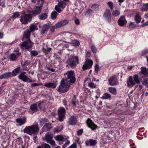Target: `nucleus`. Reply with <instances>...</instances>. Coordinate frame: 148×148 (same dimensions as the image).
I'll use <instances>...</instances> for the list:
<instances>
[{
    "label": "nucleus",
    "mask_w": 148,
    "mask_h": 148,
    "mask_svg": "<svg viewBox=\"0 0 148 148\" xmlns=\"http://www.w3.org/2000/svg\"><path fill=\"white\" fill-rule=\"evenodd\" d=\"M30 33L29 30L25 32L24 34L23 38H26L27 40H30Z\"/></svg>",
    "instance_id": "nucleus-29"
},
{
    "label": "nucleus",
    "mask_w": 148,
    "mask_h": 148,
    "mask_svg": "<svg viewBox=\"0 0 148 148\" xmlns=\"http://www.w3.org/2000/svg\"><path fill=\"white\" fill-rule=\"evenodd\" d=\"M112 14L113 16H117L120 14V12L117 10L113 11Z\"/></svg>",
    "instance_id": "nucleus-45"
},
{
    "label": "nucleus",
    "mask_w": 148,
    "mask_h": 148,
    "mask_svg": "<svg viewBox=\"0 0 148 148\" xmlns=\"http://www.w3.org/2000/svg\"><path fill=\"white\" fill-rule=\"evenodd\" d=\"M141 73L144 75L146 76H148V69H147L146 67L142 66L141 67Z\"/></svg>",
    "instance_id": "nucleus-26"
},
{
    "label": "nucleus",
    "mask_w": 148,
    "mask_h": 148,
    "mask_svg": "<svg viewBox=\"0 0 148 148\" xmlns=\"http://www.w3.org/2000/svg\"><path fill=\"white\" fill-rule=\"evenodd\" d=\"M109 91L112 94H115L116 93V90L114 88H110L109 89Z\"/></svg>",
    "instance_id": "nucleus-47"
},
{
    "label": "nucleus",
    "mask_w": 148,
    "mask_h": 148,
    "mask_svg": "<svg viewBox=\"0 0 148 148\" xmlns=\"http://www.w3.org/2000/svg\"><path fill=\"white\" fill-rule=\"evenodd\" d=\"M33 43L31 42L30 40H26V41L23 42L21 44V47L22 48L23 47H26V49L28 50L30 48L32 47Z\"/></svg>",
    "instance_id": "nucleus-8"
},
{
    "label": "nucleus",
    "mask_w": 148,
    "mask_h": 148,
    "mask_svg": "<svg viewBox=\"0 0 148 148\" xmlns=\"http://www.w3.org/2000/svg\"><path fill=\"white\" fill-rule=\"evenodd\" d=\"M5 129L3 127L0 128V134L5 133Z\"/></svg>",
    "instance_id": "nucleus-57"
},
{
    "label": "nucleus",
    "mask_w": 148,
    "mask_h": 148,
    "mask_svg": "<svg viewBox=\"0 0 148 148\" xmlns=\"http://www.w3.org/2000/svg\"><path fill=\"white\" fill-rule=\"evenodd\" d=\"M12 76L11 72H7L6 73H3L0 76V79H8L10 77H12Z\"/></svg>",
    "instance_id": "nucleus-14"
},
{
    "label": "nucleus",
    "mask_w": 148,
    "mask_h": 148,
    "mask_svg": "<svg viewBox=\"0 0 148 148\" xmlns=\"http://www.w3.org/2000/svg\"><path fill=\"white\" fill-rule=\"evenodd\" d=\"M142 84L146 87H148V78L144 79L143 81H142Z\"/></svg>",
    "instance_id": "nucleus-36"
},
{
    "label": "nucleus",
    "mask_w": 148,
    "mask_h": 148,
    "mask_svg": "<svg viewBox=\"0 0 148 148\" xmlns=\"http://www.w3.org/2000/svg\"><path fill=\"white\" fill-rule=\"evenodd\" d=\"M67 62L71 67H75L79 64L78 58L77 56H74L71 55L69 57Z\"/></svg>",
    "instance_id": "nucleus-3"
},
{
    "label": "nucleus",
    "mask_w": 148,
    "mask_h": 148,
    "mask_svg": "<svg viewBox=\"0 0 148 148\" xmlns=\"http://www.w3.org/2000/svg\"><path fill=\"white\" fill-rule=\"evenodd\" d=\"M82 69L83 70L85 71L87 69H90L88 68V66L85 63V64L83 65L82 66Z\"/></svg>",
    "instance_id": "nucleus-56"
},
{
    "label": "nucleus",
    "mask_w": 148,
    "mask_h": 148,
    "mask_svg": "<svg viewBox=\"0 0 148 148\" xmlns=\"http://www.w3.org/2000/svg\"><path fill=\"white\" fill-rule=\"evenodd\" d=\"M85 63L88 67V68L90 69L92 66L93 62L91 60H89L88 62H85Z\"/></svg>",
    "instance_id": "nucleus-37"
},
{
    "label": "nucleus",
    "mask_w": 148,
    "mask_h": 148,
    "mask_svg": "<svg viewBox=\"0 0 148 148\" xmlns=\"http://www.w3.org/2000/svg\"><path fill=\"white\" fill-rule=\"evenodd\" d=\"M127 86L130 87H132L136 84L135 81H134L132 76H130L129 77V81H127Z\"/></svg>",
    "instance_id": "nucleus-17"
},
{
    "label": "nucleus",
    "mask_w": 148,
    "mask_h": 148,
    "mask_svg": "<svg viewBox=\"0 0 148 148\" xmlns=\"http://www.w3.org/2000/svg\"><path fill=\"white\" fill-rule=\"evenodd\" d=\"M69 21L66 20H64L61 21L59 23H57V25H58L59 28L69 23Z\"/></svg>",
    "instance_id": "nucleus-22"
},
{
    "label": "nucleus",
    "mask_w": 148,
    "mask_h": 148,
    "mask_svg": "<svg viewBox=\"0 0 148 148\" xmlns=\"http://www.w3.org/2000/svg\"><path fill=\"white\" fill-rule=\"evenodd\" d=\"M127 21L125 17L123 16H121L118 21V23L119 25L123 26L127 23Z\"/></svg>",
    "instance_id": "nucleus-12"
},
{
    "label": "nucleus",
    "mask_w": 148,
    "mask_h": 148,
    "mask_svg": "<svg viewBox=\"0 0 148 148\" xmlns=\"http://www.w3.org/2000/svg\"><path fill=\"white\" fill-rule=\"evenodd\" d=\"M96 144V140L93 139H90L85 142V144L87 146H94Z\"/></svg>",
    "instance_id": "nucleus-16"
},
{
    "label": "nucleus",
    "mask_w": 148,
    "mask_h": 148,
    "mask_svg": "<svg viewBox=\"0 0 148 148\" xmlns=\"http://www.w3.org/2000/svg\"><path fill=\"white\" fill-rule=\"evenodd\" d=\"M31 56H35L38 55V53L36 51L33 50L30 52Z\"/></svg>",
    "instance_id": "nucleus-48"
},
{
    "label": "nucleus",
    "mask_w": 148,
    "mask_h": 148,
    "mask_svg": "<svg viewBox=\"0 0 148 148\" xmlns=\"http://www.w3.org/2000/svg\"><path fill=\"white\" fill-rule=\"evenodd\" d=\"M31 110L34 112H37L38 111L36 103L32 104L30 107Z\"/></svg>",
    "instance_id": "nucleus-24"
},
{
    "label": "nucleus",
    "mask_w": 148,
    "mask_h": 148,
    "mask_svg": "<svg viewBox=\"0 0 148 148\" xmlns=\"http://www.w3.org/2000/svg\"><path fill=\"white\" fill-rule=\"evenodd\" d=\"M65 74L67 75V79L70 83H74L75 82L76 78L75 74L73 71H68Z\"/></svg>",
    "instance_id": "nucleus-6"
},
{
    "label": "nucleus",
    "mask_w": 148,
    "mask_h": 148,
    "mask_svg": "<svg viewBox=\"0 0 148 148\" xmlns=\"http://www.w3.org/2000/svg\"><path fill=\"white\" fill-rule=\"evenodd\" d=\"M148 53V49L144 50L141 52V54L143 55L146 54Z\"/></svg>",
    "instance_id": "nucleus-59"
},
{
    "label": "nucleus",
    "mask_w": 148,
    "mask_h": 148,
    "mask_svg": "<svg viewBox=\"0 0 148 148\" xmlns=\"http://www.w3.org/2000/svg\"><path fill=\"white\" fill-rule=\"evenodd\" d=\"M77 122V119L75 116H71L69 119V123L70 125H75L76 124Z\"/></svg>",
    "instance_id": "nucleus-18"
},
{
    "label": "nucleus",
    "mask_w": 148,
    "mask_h": 148,
    "mask_svg": "<svg viewBox=\"0 0 148 148\" xmlns=\"http://www.w3.org/2000/svg\"><path fill=\"white\" fill-rule=\"evenodd\" d=\"M108 5L109 6L111 9L112 10L113 9V3L111 1H109L107 3Z\"/></svg>",
    "instance_id": "nucleus-52"
},
{
    "label": "nucleus",
    "mask_w": 148,
    "mask_h": 148,
    "mask_svg": "<svg viewBox=\"0 0 148 148\" xmlns=\"http://www.w3.org/2000/svg\"><path fill=\"white\" fill-rule=\"evenodd\" d=\"M99 69V67L97 64H96L95 66V71L97 74L98 72V71Z\"/></svg>",
    "instance_id": "nucleus-61"
},
{
    "label": "nucleus",
    "mask_w": 148,
    "mask_h": 148,
    "mask_svg": "<svg viewBox=\"0 0 148 148\" xmlns=\"http://www.w3.org/2000/svg\"><path fill=\"white\" fill-rule=\"evenodd\" d=\"M91 49L93 53H96L97 52V50L94 45H92L91 46Z\"/></svg>",
    "instance_id": "nucleus-49"
},
{
    "label": "nucleus",
    "mask_w": 148,
    "mask_h": 148,
    "mask_svg": "<svg viewBox=\"0 0 148 148\" xmlns=\"http://www.w3.org/2000/svg\"><path fill=\"white\" fill-rule=\"evenodd\" d=\"M63 128V126L61 125L55 128L54 130V132H55L57 133L59 132L62 130Z\"/></svg>",
    "instance_id": "nucleus-33"
},
{
    "label": "nucleus",
    "mask_w": 148,
    "mask_h": 148,
    "mask_svg": "<svg viewBox=\"0 0 148 148\" xmlns=\"http://www.w3.org/2000/svg\"><path fill=\"white\" fill-rule=\"evenodd\" d=\"M47 14L45 13H42L40 16H39V18L40 20H44L47 17Z\"/></svg>",
    "instance_id": "nucleus-31"
},
{
    "label": "nucleus",
    "mask_w": 148,
    "mask_h": 148,
    "mask_svg": "<svg viewBox=\"0 0 148 148\" xmlns=\"http://www.w3.org/2000/svg\"><path fill=\"white\" fill-rule=\"evenodd\" d=\"M138 74H136L134 75H133V77H132L134 81H135L136 84H140V81L138 79Z\"/></svg>",
    "instance_id": "nucleus-30"
},
{
    "label": "nucleus",
    "mask_w": 148,
    "mask_h": 148,
    "mask_svg": "<svg viewBox=\"0 0 148 148\" xmlns=\"http://www.w3.org/2000/svg\"><path fill=\"white\" fill-rule=\"evenodd\" d=\"M111 96L110 94L107 93H105L102 96V98L104 99H109L111 98Z\"/></svg>",
    "instance_id": "nucleus-39"
},
{
    "label": "nucleus",
    "mask_w": 148,
    "mask_h": 148,
    "mask_svg": "<svg viewBox=\"0 0 148 148\" xmlns=\"http://www.w3.org/2000/svg\"><path fill=\"white\" fill-rule=\"evenodd\" d=\"M39 121L40 124L41 125H43L47 121V118H45L43 119H40Z\"/></svg>",
    "instance_id": "nucleus-43"
},
{
    "label": "nucleus",
    "mask_w": 148,
    "mask_h": 148,
    "mask_svg": "<svg viewBox=\"0 0 148 148\" xmlns=\"http://www.w3.org/2000/svg\"><path fill=\"white\" fill-rule=\"evenodd\" d=\"M44 86L48 88H54L56 87V84L54 83H47Z\"/></svg>",
    "instance_id": "nucleus-27"
},
{
    "label": "nucleus",
    "mask_w": 148,
    "mask_h": 148,
    "mask_svg": "<svg viewBox=\"0 0 148 148\" xmlns=\"http://www.w3.org/2000/svg\"><path fill=\"white\" fill-rule=\"evenodd\" d=\"M37 106L41 110L42 108H43V105L44 103L42 101H39L36 103Z\"/></svg>",
    "instance_id": "nucleus-35"
},
{
    "label": "nucleus",
    "mask_w": 148,
    "mask_h": 148,
    "mask_svg": "<svg viewBox=\"0 0 148 148\" xmlns=\"http://www.w3.org/2000/svg\"><path fill=\"white\" fill-rule=\"evenodd\" d=\"M66 3L62 1H60L58 3V5H56L55 9L59 13L62 11L60 8L63 9L66 5Z\"/></svg>",
    "instance_id": "nucleus-7"
},
{
    "label": "nucleus",
    "mask_w": 148,
    "mask_h": 148,
    "mask_svg": "<svg viewBox=\"0 0 148 148\" xmlns=\"http://www.w3.org/2000/svg\"><path fill=\"white\" fill-rule=\"evenodd\" d=\"M18 78L24 82H27L29 78L27 76V74L26 72H21L18 76Z\"/></svg>",
    "instance_id": "nucleus-9"
},
{
    "label": "nucleus",
    "mask_w": 148,
    "mask_h": 148,
    "mask_svg": "<svg viewBox=\"0 0 148 148\" xmlns=\"http://www.w3.org/2000/svg\"><path fill=\"white\" fill-rule=\"evenodd\" d=\"M42 84L41 83H32L31 84V86L32 87L38 86L40 85H41Z\"/></svg>",
    "instance_id": "nucleus-55"
},
{
    "label": "nucleus",
    "mask_w": 148,
    "mask_h": 148,
    "mask_svg": "<svg viewBox=\"0 0 148 148\" xmlns=\"http://www.w3.org/2000/svg\"><path fill=\"white\" fill-rule=\"evenodd\" d=\"M68 138V136L64 138L62 135H58L56 136L55 138L57 141H66Z\"/></svg>",
    "instance_id": "nucleus-21"
},
{
    "label": "nucleus",
    "mask_w": 148,
    "mask_h": 148,
    "mask_svg": "<svg viewBox=\"0 0 148 148\" xmlns=\"http://www.w3.org/2000/svg\"><path fill=\"white\" fill-rule=\"evenodd\" d=\"M44 126L45 127H46L49 130H50L52 128V127L51 126V123H46L45 125Z\"/></svg>",
    "instance_id": "nucleus-50"
},
{
    "label": "nucleus",
    "mask_w": 148,
    "mask_h": 148,
    "mask_svg": "<svg viewBox=\"0 0 148 148\" xmlns=\"http://www.w3.org/2000/svg\"><path fill=\"white\" fill-rule=\"evenodd\" d=\"M32 17L30 14H24L21 16L20 21L22 24H26L31 21Z\"/></svg>",
    "instance_id": "nucleus-4"
},
{
    "label": "nucleus",
    "mask_w": 148,
    "mask_h": 148,
    "mask_svg": "<svg viewBox=\"0 0 148 148\" xmlns=\"http://www.w3.org/2000/svg\"><path fill=\"white\" fill-rule=\"evenodd\" d=\"M29 27V30L31 32H32L35 30H37L38 29V28L36 27V25L34 24L31 25Z\"/></svg>",
    "instance_id": "nucleus-32"
},
{
    "label": "nucleus",
    "mask_w": 148,
    "mask_h": 148,
    "mask_svg": "<svg viewBox=\"0 0 148 148\" xmlns=\"http://www.w3.org/2000/svg\"><path fill=\"white\" fill-rule=\"evenodd\" d=\"M57 14V13L56 11H54L51 14L52 18L53 19H56V18Z\"/></svg>",
    "instance_id": "nucleus-41"
},
{
    "label": "nucleus",
    "mask_w": 148,
    "mask_h": 148,
    "mask_svg": "<svg viewBox=\"0 0 148 148\" xmlns=\"http://www.w3.org/2000/svg\"><path fill=\"white\" fill-rule=\"evenodd\" d=\"M106 20L109 23H110L111 21V16H103Z\"/></svg>",
    "instance_id": "nucleus-53"
},
{
    "label": "nucleus",
    "mask_w": 148,
    "mask_h": 148,
    "mask_svg": "<svg viewBox=\"0 0 148 148\" xmlns=\"http://www.w3.org/2000/svg\"><path fill=\"white\" fill-rule=\"evenodd\" d=\"M38 126V124H36L26 126L24 129L23 132L30 135L36 134L38 133L39 130Z\"/></svg>",
    "instance_id": "nucleus-1"
},
{
    "label": "nucleus",
    "mask_w": 148,
    "mask_h": 148,
    "mask_svg": "<svg viewBox=\"0 0 148 148\" xmlns=\"http://www.w3.org/2000/svg\"><path fill=\"white\" fill-rule=\"evenodd\" d=\"M16 122L19 123V125L21 126L24 124L26 121V118L25 117H23L22 118H17L16 119Z\"/></svg>",
    "instance_id": "nucleus-20"
},
{
    "label": "nucleus",
    "mask_w": 148,
    "mask_h": 148,
    "mask_svg": "<svg viewBox=\"0 0 148 148\" xmlns=\"http://www.w3.org/2000/svg\"><path fill=\"white\" fill-rule=\"evenodd\" d=\"M21 55V53L18 52L15 54L12 53L10 56V61H15L17 60L18 58Z\"/></svg>",
    "instance_id": "nucleus-15"
},
{
    "label": "nucleus",
    "mask_w": 148,
    "mask_h": 148,
    "mask_svg": "<svg viewBox=\"0 0 148 148\" xmlns=\"http://www.w3.org/2000/svg\"><path fill=\"white\" fill-rule=\"evenodd\" d=\"M87 124L88 127L92 130H95L97 129V126L95 125L90 119H88L87 121Z\"/></svg>",
    "instance_id": "nucleus-11"
},
{
    "label": "nucleus",
    "mask_w": 148,
    "mask_h": 148,
    "mask_svg": "<svg viewBox=\"0 0 148 148\" xmlns=\"http://www.w3.org/2000/svg\"><path fill=\"white\" fill-rule=\"evenodd\" d=\"M41 10V8L40 7H37L34 10L29 11V13L30 15L32 14L35 16L40 14Z\"/></svg>",
    "instance_id": "nucleus-13"
},
{
    "label": "nucleus",
    "mask_w": 148,
    "mask_h": 148,
    "mask_svg": "<svg viewBox=\"0 0 148 148\" xmlns=\"http://www.w3.org/2000/svg\"><path fill=\"white\" fill-rule=\"evenodd\" d=\"M141 19V16L138 14H137L135 16L134 20L137 23H140Z\"/></svg>",
    "instance_id": "nucleus-28"
},
{
    "label": "nucleus",
    "mask_w": 148,
    "mask_h": 148,
    "mask_svg": "<svg viewBox=\"0 0 148 148\" xmlns=\"http://www.w3.org/2000/svg\"><path fill=\"white\" fill-rule=\"evenodd\" d=\"M83 132V129H80L79 130H78L77 132V133L78 135H81L82 134Z\"/></svg>",
    "instance_id": "nucleus-58"
},
{
    "label": "nucleus",
    "mask_w": 148,
    "mask_h": 148,
    "mask_svg": "<svg viewBox=\"0 0 148 148\" xmlns=\"http://www.w3.org/2000/svg\"><path fill=\"white\" fill-rule=\"evenodd\" d=\"M74 21L75 24L77 25H78L80 24V22L79 21L78 18H77Z\"/></svg>",
    "instance_id": "nucleus-62"
},
{
    "label": "nucleus",
    "mask_w": 148,
    "mask_h": 148,
    "mask_svg": "<svg viewBox=\"0 0 148 148\" xmlns=\"http://www.w3.org/2000/svg\"><path fill=\"white\" fill-rule=\"evenodd\" d=\"M50 26L48 24H45L44 25L41 31V34L43 35L46 33L47 30L49 28Z\"/></svg>",
    "instance_id": "nucleus-19"
},
{
    "label": "nucleus",
    "mask_w": 148,
    "mask_h": 148,
    "mask_svg": "<svg viewBox=\"0 0 148 148\" xmlns=\"http://www.w3.org/2000/svg\"><path fill=\"white\" fill-rule=\"evenodd\" d=\"M57 24L56 23L54 26H52L51 27L50 30L52 33L54 32L55 31V29L59 28L58 25H56Z\"/></svg>",
    "instance_id": "nucleus-44"
},
{
    "label": "nucleus",
    "mask_w": 148,
    "mask_h": 148,
    "mask_svg": "<svg viewBox=\"0 0 148 148\" xmlns=\"http://www.w3.org/2000/svg\"><path fill=\"white\" fill-rule=\"evenodd\" d=\"M98 5L97 4H94L93 5H92V6H91V8L92 9H95L96 8L98 7Z\"/></svg>",
    "instance_id": "nucleus-63"
},
{
    "label": "nucleus",
    "mask_w": 148,
    "mask_h": 148,
    "mask_svg": "<svg viewBox=\"0 0 148 148\" xmlns=\"http://www.w3.org/2000/svg\"><path fill=\"white\" fill-rule=\"evenodd\" d=\"M58 119L61 122L64 121L65 117L66 110L65 109L62 107L60 108L58 110Z\"/></svg>",
    "instance_id": "nucleus-5"
},
{
    "label": "nucleus",
    "mask_w": 148,
    "mask_h": 148,
    "mask_svg": "<svg viewBox=\"0 0 148 148\" xmlns=\"http://www.w3.org/2000/svg\"><path fill=\"white\" fill-rule=\"evenodd\" d=\"M66 80L62 79L60 82V84L58 89L57 91L61 93L67 91L70 87V85L66 82Z\"/></svg>",
    "instance_id": "nucleus-2"
},
{
    "label": "nucleus",
    "mask_w": 148,
    "mask_h": 148,
    "mask_svg": "<svg viewBox=\"0 0 148 148\" xmlns=\"http://www.w3.org/2000/svg\"><path fill=\"white\" fill-rule=\"evenodd\" d=\"M77 145L75 144H73L69 147V148H76Z\"/></svg>",
    "instance_id": "nucleus-64"
},
{
    "label": "nucleus",
    "mask_w": 148,
    "mask_h": 148,
    "mask_svg": "<svg viewBox=\"0 0 148 148\" xmlns=\"http://www.w3.org/2000/svg\"><path fill=\"white\" fill-rule=\"evenodd\" d=\"M44 138L45 140L47 143H49V141L53 139V135L52 134H46Z\"/></svg>",
    "instance_id": "nucleus-25"
},
{
    "label": "nucleus",
    "mask_w": 148,
    "mask_h": 148,
    "mask_svg": "<svg viewBox=\"0 0 148 148\" xmlns=\"http://www.w3.org/2000/svg\"><path fill=\"white\" fill-rule=\"evenodd\" d=\"M129 28H134L136 27V25L134 22H131L129 25Z\"/></svg>",
    "instance_id": "nucleus-46"
},
{
    "label": "nucleus",
    "mask_w": 148,
    "mask_h": 148,
    "mask_svg": "<svg viewBox=\"0 0 148 148\" xmlns=\"http://www.w3.org/2000/svg\"><path fill=\"white\" fill-rule=\"evenodd\" d=\"M117 79L115 76H112L108 79L109 84L112 86L116 85L117 83Z\"/></svg>",
    "instance_id": "nucleus-10"
},
{
    "label": "nucleus",
    "mask_w": 148,
    "mask_h": 148,
    "mask_svg": "<svg viewBox=\"0 0 148 148\" xmlns=\"http://www.w3.org/2000/svg\"><path fill=\"white\" fill-rule=\"evenodd\" d=\"M88 85L91 88H95L96 87V85H95L92 82L89 83Z\"/></svg>",
    "instance_id": "nucleus-51"
},
{
    "label": "nucleus",
    "mask_w": 148,
    "mask_h": 148,
    "mask_svg": "<svg viewBox=\"0 0 148 148\" xmlns=\"http://www.w3.org/2000/svg\"><path fill=\"white\" fill-rule=\"evenodd\" d=\"M20 15V14L19 12H15L13 14L12 17L14 18H15L19 17Z\"/></svg>",
    "instance_id": "nucleus-42"
},
{
    "label": "nucleus",
    "mask_w": 148,
    "mask_h": 148,
    "mask_svg": "<svg viewBox=\"0 0 148 148\" xmlns=\"http://www.w3.org/2000/svg\"><path fill=\"white\" fill-rule=\"evenodd\" d=\"M21 71L20 67H18L15 69L11 73L13 77L16 75Z\"/></svg>",
    "instance_id": "nucleus-23"
},
{
    "label": "nucleus",
    "mask_w": 148,
    "mask_h": 148,
    "mask_svg": "<svg viewBox=\"0 0 148 148\" xmlns=\"http://www.w3.org/2000/svg\"><path fill=\"white\" fill-rule=\"evenodd\" d=\"M111 16V13L108 9L106 10L104 13L103 16Z\"/></svg>",
    "instance_id": "nucleus-38"
},
{
    "label": "nucleus",
    "mask_w": 148,
    "mask_h": 148,
    "mask_svg": "<svg viewBox=\"0 0 148 148\" xmlns=\"http://www.w3.org/2000/svg\"><path fill=\"white\" fill-rule=\"evenodd\" d=\"M41 146L42 148H51V147L49 145L44 143H42Z\"/></svg>",
    "instance_id": "nucleus-40"
},
{
    "label": "nucleus",
    "mask_w": 148,
    "mask_h": 148,
    "mask_svg": "<svg viewBox=\"0 0 148 148\" xmlns=\"http://www.w3.org/2000/svg\"><path fill=\"white\" fill-rule=\"evenodd\" d=\"M48 143H50L52 145H55V142L53 139L50 140Z\"/></svg>",
    "instance_id": "nucleus-60"
},
{
    "label": "nucleus",
    "mask_w": 148,
    "mask_h": 148,
    "mask_svg": "<svg viewBox=\"0 0 148 148\" xmlns=\"http://www.w3.org/2000/svg\"><path fill=\"white\" fill-rule=\"evenodd\" d=\"M93 12L92 10L90 9H89L87 10V11L86 12V14H87L88 15H90L92 14Z\"/></svg>",
    "instance_id": "nucleus-54"
},
{
    "label": "nucleus",
    "mask_w": 148,
    "mask_h": 148,
    "mask_svg": "<svg viewBox=\"0 0 148 148\" xmlns=\"http://www.w3.org/2000/svg\"><path fill=\"white\" fill-rule=\"evenodd\" d=\"M72 44L74 46H79L80 45V42L77 40H73L71 42Z\"/></svg>",
    "instance_id": "nucleus-34"
}]
</instances>
